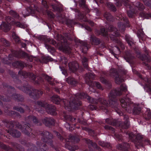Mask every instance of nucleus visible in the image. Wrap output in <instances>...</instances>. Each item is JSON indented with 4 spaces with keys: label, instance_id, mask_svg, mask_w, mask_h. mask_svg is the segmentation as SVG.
Returning <instances> with one entry per match:
<instances>
[{
    "label": "nucleus",
    "instance_id": "obj_36",
    "mask_svg": "<svg viewBox=\"0 0 151 151\" xmlns=\"http://www.w3.org/2000/svg\"><path fill=\"white\" fill-rule=\"evenodd\" d=\"M88 60L87 58L85 57H83L82 58V63L83 65L84 68H86L87 70H88V66L87 63Z\"/></svg>",
    "mask_w": 151,
    "mask_h": 151
},
{
    "label": "nucleus",
    "instance_id": "obj_13",
    "mask_svg": "<svg viewBox=\"0 0 151 151\" xmlns=\"http://www.w3.org/2000/svg\"><path fill=\"white\" fill-rule=\"evenodd\" d=\"M95 74L88 73L86 74L85 79L86 83L89 86L91 85L92 83V81L95 79Z\"/></svg>",
    "mask_w": 151,
    "mask_h": 151
},
{
    "label": "nucleus",
    "instance_id": "obj_26",
    "mask_svg": "<svg viewBox=\"0 0 151 151\" xmlns=\"http://www.w3.org/2000/svg\"><path fill=\"white\" fill-rule=\"evenodd\" d=\"M14 55L18 58H27L29 56L25 52L17 51L15 52Z\"/></svg>",
    "mask_w": 151,
    "mask_h": 151
},
{
    "label": "nucleus",
    "instance_id": "obj_51",
    "mask_svg": "<svg viewBox=\"0 0 151 151\" xmlns=\"http://www.w3.org/2000/svg\"><path fill=\"white\" fill-rule=\"evenodd\" d=\"M60 61L62 63H63L65 65H66L68 63L67 59L64 56H62L60 57Z\"/></svg>",
    "mask_w": 151,
    "mask_h": 151
},
{
    "label": "nucleus",
    "instance_id": "obj_55",
    "mask_svg": "<svg viewBox=\"0 0 151 151\" xmlns=\"http://www.w3.org/2000/svg\"><path fill=\"white\" fill-rule=\"evenodd\" d=\"M46 48L48 49V50L50 52H54L55 51V49L54 47H52L50 45H45Z\"/></svg>",
    "mask_w": 151,
    "mask_h": 151
},
{
    "label": "nucleus",
    "instance_id": "obj_2",
    "mask_svg": "<svg viewBox=\"0 0 151 151\" xmlns=\"http://www.w3.org/2000/svg\"><path fill=\"white\" fill-rule=\"evenodd\" d=\"M50 100L56 104H59L60 103L63 104L64 105V106L66 109V108L69 109H76L80 105V103L78 101H75V95H73L70 97L69 101L65 99L61 100L60 97L56 95H53L51 97Z\"/></svg>",
    "mask_w": 151,
    "mask_h": 151
},
{
    "label": "nucleus",
    "instance_id": "obj_16",
    "mask_svg": "<svg viewBox=\"0 0 151 151\" xmlns=\"http://www.w3.org/2000/svg\"><path fill=\"white\" fill-rule=\"evenodd\" d=\"M134 51L135 53L136 54L137 57L138 58H139L142 61L146 60L147 62H150L151 61V59H150L147 56H146L145 55H141L138 49H135Z\"/></svg>",
    "mask_w": 151,
    "mask_h": 151
},
{
    "label": "nucleus",
    "instance_id": "obj_1",
    "mask_svg": "<svg viewBox=\"0 0 151 151\" xmlns=\"http://www.w3.org/2000/svg\"><path fill=\"white\" fill-rule=\"evenodd\" d=\"M6 126L9 128V129L7 130V132L13 137H18L21 135V133L13 128L15 127L21 130L22 133L28 136H29L32 129L30 127V125L29 123H26L22 127V125L17 121H6Z\"/></svg>",
    "mask_w": 151,
    "mask_h": 151
},
{
    "label": "nucleus",
    "instance_id": "obj_28",
    "mask_svg": "<svg viewBox=\"0 0 151 151\" xmlns=\"http://www.w3.org/2000/svg\"><path fill=\"white\" fill-rule=\"evenodd\" d=\"M66 81L68 83L73 86H75L78 83V82L76 79L70 77L67 78Z\"/></svg>",
    "mask_w": 151,
    "mask_h": 151
},
{
    "label": "nucleus",
    "instance_id": "obj_15",
    "mask_svg": "<svg viewBox=\"0 0 151 151\" xmlns=\"http://www.w3.org/2000/svg\"><path fill=\"white\" fill-rule=\"evenodd\" d=\"M42 121L46 126L47 127L54 125L55 123V120L52 118L46 117L42 119Z\"/></svg>",
    "mask_w": 151,
    "mask_h": 151
},
{
    "label": "nucleus",
    "instance_id": "obj_57",
    "mask_svg": "<svg viewBox=\"0 0 151 151\" xmlns=\"http://www.w3.org/2000/svg\"><path fill=\"white\" fill-rule=\"evenodd\" d=\"M107 5L108 7L112 10V11H116V7L114 5L110 3H107Z\"/></svg>",
    "mask_w": 151,
    "mask_h": 151
},
{
    "label": "nucleus",
    "instance_id": "obj_20",
    "mask_svg": "<svg viewBox=\"0 0 151 151\" xmlns=\"http://www.w3.org/2000/svg\"><path fill=\"white\" fill-rule=\"evenodd\" d=\"M78 2L79 6L85 10V13H87L90 12L88 6L86 4V0H78Z\"/></svg>",
    "mask_w": 151,
    "mask_h": 151
},
{
    "label": "nucleus",
    "instance_id": "obj_43",
    "mask_svg": "<svg viewBox=\"0 0 151 151\" xmlns=\"http://www.w3.org/2000/svg\"><path fill=\"white\" fill-rule=\"evenodd\" d=\"M126 58L130 60L134 59V57L133 54L131 52L128 51L126 53Z\"/></svg>",
    "mask_w": 151,
    "mask_h": 151
},
{
    "label": "nucleus",
    "instance_id": "obj_4",
    "mask_svg": "<svg viewBox=\"0 0 151 151\" xmlns=\"http://www.w3.org/2000/svg\"><path fill=\"white\" fill-rule=\"evenodd\" d=\"M127 87L125 85H122L120 88H117L111 90L109 95V103L111 104L115 105V106L117 105V101H118L116 99L117 96H120L122 94V91H127Z\"/></svg>",
    "mask_w": 151,
    "mask_h": 151
},
{
    "label": "nucleus",
    "instance_id": "obj_41",
    "mask_svg": "<svg viewBox=\"0 0 151 151\" xmlns=\"http://www.w3.org/2000/svg\"><path fill=\"white\" fill-rule=\"evenodd\" d=\"M135 6L140 11L143 10L145 8L143 4L139 2H137L135 4Z\"/></svg>",
    "mask_w": 151,
    "mask_h": 151
},
{
    "label": "nucleus",
    "instance_id": "obj_39",
    "mask_svg": "<svg viewBox=\"0 0 151 151\" xmlns=\"http://www.w3.org/2000/svg\"><path fill=\"white\" fill-rule=\"evenodd\" d=\"M15 65L19 66L21 68H23L24 67L25 64L23 62L17 61L12 64L14 66H16Z\"/></svg>",
    "mask_w": 151,
    "mask_h": 151
},
{
    "label": "nucleus",
    "instance_id": "obj_37",
    "mask_svg": "<svg viewBox=\"0 0 151 151\" xmlns=\"http://www.w3.org/2000/svg\"><path fill=\"white\" fill-rule=\"evenodd\" d=\"M52 59L49 57H42L41 58V62L42 63H46L49 61H52Z\"/></svg>",
    "mask_w": 151,
    "mask_h": 151
},
{
    "label": "nucleus",
    "instance_id": "obj_7",
    "mask_svg": "<svg viewBox=\"0 0 151 151\" xmlns=\"http://www.w3.org/2000/svg\"><path fill=\"white\" fill-rule=\"evenodd\" d=\"M37 147L33 146L27 151H47L48 148L46 144L39 141L37 142Z\"/></svg>",
    "mask_w": 151,
    "mask_h": 151
},
{
    "label": "nucleus",
    "instance_id": "obj_59",
    "mask_svg": "<svg viewBox=\"0 0 151 151\" xmlns=\"http://www.w3.org/2000/svg\"><path fill=\"white\" fill-rule=\"evenodd\" d=\"M78 41L79 42L78 45H79L81 46H82L83 47L87 46V44L85 42L82 41L80 40H79Z\"/></svg>",
    "mask_w": 151,
    "mask_h": 151
},
{
    "label": "nucleus",
    "instance_id": "obj_6",
    "mask_svg": "<svg viewBox=\"0 0 151 151\" xmlns=\"http://www.w3.org/2000/svg\"><path fill=\"white\" fill-rule=\"evenodd\" d=\"M120 102L122 107L128 112H131L133 105L131 104L130 99L127 96L126 98L121 99Z\"/></svg>",
    "mask_w": 151,
    "mask_h": 151
},
{
    "label": "nucleus",
    "instance_id": "obj_35",
    "mask_svg": "<svg viewBox=\"0 0 151 151\" xmlns=\"http://www.w3.org/2000/svg\"><path fill=\"white\" fill-rule=\"evenodd\" d=\"M16 86L19 89L23 91L24 92H25L27 93H28L31 88H30L29 87H27L23 86L22 87H19L17 85H16Z\"/></svg>",
    "mask_w": 151,
    "mask_h": 151
},
{
    "label": "nucleus",
    "instance_id": "obj_11",
    "mask_svg": "<svg viewBox=\"0 0 151 151\" xmlns=\"http://www.w3.org/2000/svg\"><path fill=\"white\" fill-rule=\"evenodd\" d=\"M108 30L110 32H112L113 34H111L110 35V37L112 40H116V37H118L119 36V34L117 32V29L114 26L112 25H110L108 27Z\"/></svg>",
    "mask_w": 151,
    "mask_h": 151
},
{
    "label": "nucleus",
    "instance_id": "obj_5",
    "mask_svg": "<svg viewBox=\"0 0 151 151\" xmlns=\"http://www.w3.org/2000/svg\"><path fill=\"white\" fill-rule=\"evenodd\" d=\"M129 139L135 144V146L137 147V145H142V141L143 137L139 134L134 135L133 133H131L129 134Z\"/></svg>",
    "mask_w": 151,
    "mask_h": 151
},
{
    "label": "nucleus",
    "instance_id": "obj_29",
    "mask_svg": "<svg viewBox=\"0 0 151 151\" xmlns=\"http://www.w3.org/2000/svg\"><path fill=\"white\" fill-rule=\"evenodd\" d=\"M0 28H1L5 32H6L10 29V24L9 23L3 22L0 25Z\"/></svg>",
    "mask_w": 151,
    "mask_h": 151
},
{
    "label": "nucleus",
    "instance_id": "obj_32",
    "mask_svg": "<svg viewBox=\"0 0 151 151\" xmlns=\"http://www.w3.org/2000/svg\"><path fill=\"white\" fill-rule=\"evenodd\" d=\"M125 39L127 43L130 46H134L135 45V44L133 39L129 36L126 35L125 36Z\"/></svg>",
    "mask_w": 151,
    "mask_h": 151
},
{
    "label": "nucleus",
    "instance_id": "obj_34",
    "mask_svg": "<svg viewBox=\"0 0 151 151\" xmlns=\"http://www.w3.org/2000/svg\"><path fill=\"white\" fill-rule=\"evenodd\" d=\"M65 147L66 148L72 151H75L78 149V147L77 146H71L67 144H65Z\"/></svg>",
    "mask_w": 151,
    "mask_h": 151
},
{
    "label": "nucleus",
    "instance_id": "obj_8",
    "mask_svg": "<svg viewBox=\"0 0 151 151\" xmlns=\"http://www.w3.org/2000/svg\"><path fill=\"white\" fill-rule=\"evenodd\" d=\"M39 134L42 136V141L44 142L50 143V145H51V143L50 142H52V139L53 138V135L51 133L46 131H44L42 132H40Z\"/></svg>",
    "mask_w": 151,
    "mask_h": 151
},
{
    "label": "nucleus",
    "instance_id": "obj_60",
    "mask_svg": "<svg viewBox=\"0 0 151 151\" xmlns=\"http://www.w3.org/2000/svg\"><path fill=\"white\" fill-rule=\"evenodd\" d=\"M56 37L57 39L58 40H63V41H61L62 42L63 41H65L64 37L62 36L60 34H57Z\"/></svg>",
    "mask_w": 151,
    "mask_h": 151
},
{
    "label": "nucleus",
    "instance_id": "obj_40",
    "mask_svg": "<svg viewBox=\"0 0 151 151\" xmlns=\"http://www.w3.org/2000/svg\"><path fill=\"white\" fill-rule=\"evenodd\" d=\"M0 42H1L3 45L5 47H9L10 45L9 42L3 38L0 39Z\"/></svg>",
    "mask_w": 151,
    "mask_h": 151
},
{
    "label": "nucleus",
    "instance_id": "obj_27",
    "mask_svg": "<svg viewBox=\"0 0 151 151\" xmlns=\"http://www.w3.org/2000/svg\"><path fill=\"white\" fill-rule=\"evenodd\" d=\"M41 76L43 78L47 81L50 85L52 86L55 85V83L53 81V80L50 76L44 73L42 74Z\"/></svg>",
    "mask_w": 151,
    "mask_h": 151
},
{
    "label": "nucleus",
    "instance_id": "obj_61",
    "mask_svg": "<svg viewBox=\"0 0 151 151\" xmlns=\"http://www.w3.org/2000/svg\"><path fill=\"white\" fill-rule=\"evenodd\" d=\"M94 83L95 84L96 87L98 88L101 90H103V88L102 86H101L100 83L98 82H95Z\"/></svg>",
    "mask_w": 151,
    "mask_h": 151
},
{
    "label": "nucleus",
    "instance_id": "obj_48",
    "mask_svg": "<svg viewBox=\"0 0 151 151\" xmlns=\"http://www.w3.org/2000/svg\"><path fill=\"white\" fill-rule=\"evenodd\" d=\"M111 52L112 54H113L114 57L116 58H117V55L119 54L120 53V49L117 47H116V50L114 51V52L113 51H111Z\"/></svg>",
    "mask_w": 151,
    "mask_h": 151
},
{
    "label": "nucleus",
    "instance_id": "obj_38",
    "mask_svg": "<svg viewBox=\"0 0 151 151\" xmlns=\"http://www.w3.org/2000/svg\"><path fill=\"white\" fill-rule=\"evenodd\" d=\"M104 17L108 21H111L112 20L113 17L109 13L106 12L104 15Z\"/></svg>",
    "mask_w": 151,
    "mask_h": 151
},
{
    "label": "nucleus",
    "instance_id": "obj_30",
    "mask_svg": "<svg viewBox=\"0 0 151 151\" xmlns=\"http://www.w3.org/2000/svg\"><path fill=\"white\" fill-rule=\"evenodd\" d=\"M79 139L76 137L70 135L68 138L66 139V141L68 142H72L74 143L77 142L79 141Z\"/></svg>",
    "mask_w": 151,
    "mask_h": 151
},
{
    "label": "nucleus",
    "instance_id": "obj_58",
    "mask_svg": "<svg viewBox=\"0 0 151 151\" xmlns=\"http://www.w3.org/2000/svg\"><path fill=\"white\" fill-rule=\"evenodd\" d=\"M140 16L143 17L148 18L149 17V13L147 14L144 12H141L139 14Z\"/></svg>",
    "mask_w": 151,
    "mask_h": 151
},
{
    "label": "nucleus",
    "instance_id": "obj_53",
    "mask_svg": "<svg viewBox=\"0 0 151 151\" xmlns=\"http://www.w3.org/2000/svg\"><path fill=\"white\" fill-rule=\"evenodd\" d=\"M11 73H12V74H11L10 73V74L12 76V77L13 78L15 79L14 81H15L18 83L19 84L20 83V81H19L18 79H17V77L16 76L15 73L12 72H11Z\"/></svg>",
    "mask_w": 151,
    "mask_h": 151
},
{
    "label": "nucleus",
    "instance_id": "obj_50",
    "mask_svg": "<svg viewBox=\"0 0 151 151\" xmlns=\"http://www.w3.org/2000/svg\"><path fill=\"white\" fill-rule=\"evenodd\" d=\"M14 24L17 27H20L22 28H24L25 27V24L19 22H15Z\"/></svg>",
    "mask_w": 151,
    "mask_h": 151
},
{
    "label": "nucleus",
    "instance_id": "obj_45",
    "mask_svg": "<svg viewBox=\"0 0 151 151\" xmlns=\"http://www.w3.org/2000/svg\"><path fill=\"white\" fill-rule=\"evenodd\" d=\"M75 22L73 20L68 19L66 21V24L68 26L72 27L75 24Z\"/></svg>",
    "mask_w": 151,
    "mask_h": 151
},
{
    "label": "nucleus",
    "instance_id": "obj_22",
    "mask_svg": "<svg viewBox=\"0 0 151 151\" xmlns=\"http://www.w3.org/2000/svg\"><path fill=\"white\" fill-rule=\"evenodd\" d=\"M90 41L92 45H96L100 44L101 42L100 40L93 35L91 36Z\"/></svg>",
    "mask_w": 151,
    "mask_h": 151
},
{
    "label": "nucleus",
    "instance_id": "obj_56",
    "mask_svg": "<svg viewBox=\"0 0 151 151\" xmlns=\"http://www.w3.org/2000/svg\"><path fill=\"white\" fill-rule=\"evenodd\" d=\"M100 33L103 36H106L107 35V32L104 28H102L100 29Z\"/></svg>",
    "mask_w": 151,
    "mask_h": 151
},
{
    "label": "nucleus",
    "instance_id": "obj_49",
    "mask_svg": "<svg viewBox=\"0 0 151 151\" xmlns=\"http://www.w3.org/2000/svg\"><path fill=\"white\" fill-rule=\"evenodd\" d=\"M118 27L119 30L122 32H123L125 29V26L124 24L121 22H119L118 23Z\"/></svg>",
    "mask_w": 151,
    "mask_h": 151
},
{
    "label": "nucleus",
    "instance_id": "obj_12",
    "mask_svg": "<svg viewBox=\"0 0 151 151\" xmlns=\"http://www.w3.org/2000/svg\"><path fill=\"white\" fill-rule=\"evenodd\" d=\"M18 94H13L12 95L11 94L9 93L8 94H7L6 97L5 98L6 99H10V101L11 99H14L18 101H23L24 100V98L22 95H19V97H20V99L18 98Z\"/></svg>",
    "mask_w": 151,
    "mask_h": 151
},
{
    "label": "nucleus",
    "instance_id": "obj_52",
    "mask_svg": "<svg viewBox=\"0 0 151 151\" xmlns=\"http://www.w3.org/2000/svg\"><path fill=\"white\" fill-rule=\"evenodd\" d=\"M13 38L16 42H18L20 41V40L19 37L17 36L15 33L12 34Z\"/></svg>",
    "mask_w": 151,
    "mask_h": 151
},
{
    "label": "nucleus",
    "instance_id": "obj_62",
    "mask_svg": "<svg viewBox=\"0 0 151 151\" xmlns=\"http://www.w3.org/2000/svg\"><path fill=\"white\" fill-rule=\"evenodd\" d=\"M47 14L48 17L50 18H53L55 17L54 14L51 12L47 11Z\"/></svg>",
    "mask_w": 151,
    "mask_h": 151
},
{
    "label": "nucleus",
    "instance_id": "obj_21",
    "mask_svg": "<svg viewBox=\"0 0 151 151\" xmlns=\"http://www.w3.org/2000/svg\"><path fill=\"white\" fill-rule=\"evenodd\" d=\"M55 3H53L51 4L53 11L59 12H61L63 11V9L62 7L58 5V3L55 1H54Z\"/></svg>",
    "mask_w": 151,
    "mask_h": 151
},
{
    "label": "nucleus",
    "instance_id": "obj_64",
    "mask_svg": "<svg viewBox=\"0 0 151 151\" xmlns=\"http://www.w3.org/2000/svg\"><path fill=\"white\" fill-rule=\"evenodd\" d=\"M66 116L67 117V119L69 121H70L72 122H74L76 119V118H73L71 116L68 115Z\"/></svg>",
    "mask_w": 151,
    "mask_h": 151
},
{
    "label": "nucleus",
    "instance_id": "obj_24",
    "mask_svg": "<svg viewBox=\"0 0 151 151\" xmlns=\"http://www.w3.org/2000/svg\"><path fill=\"white\" fill-rule=\"evenodd\" d=\"M106 122L107 124L112 125L113 126L118 127L119 125V122L117 120L113 119L111 118L106 119Z\"/></svg>",
    "mask_w": 151,
    "mask_h": 151
},
{
    "label": "nucleus",
    "instance_id": "obj_25",
    "mask_svg": "<svg viewBox=\"0 0 151 151\" xmlns=\"http://www.w3.org/2000/svg\"><path fill=\"white\" fill-rule=\"evenodd\" d=\"M85 142L88 145L89 148L93 147L94 148H96L99 150V148L98 147L97 144L95 142H93L90 139H86Z\"/></svg>",
    "mask_w": 151,
    "mask_h": 151
},
{
    "label": "nucleus",
    "instance_id": "obj_10",
    "mask_svg": "<svg viewBox=\"0 0 151 151\" xmlns=\"http://www.w3.org/2000/svg\"><path fill=\"white\" fill-rule=\"evenodd\" d=\"M30 97L34 99L39 98L43 93V92L41 90H38L35 89L30 88L29 92Z\"/></svg>",
    "mask_w": 151,
    "mask_h": 151
},
{
    "label": "nucleus",
    "instance_id": "obj_63",
    "mask_svg": "<svg viewBox=\"0 0 151 151\" xmlns=\"http://www.w3.org/2000/svg\"><path fill=\"white\" fill-rule=\"evenodd\" d=\"M60 69L61 71H62V73L65 76H67V72L65 68L63 66H60Z\"/></svg>",
    "mask_w": 151,
    "mask_h": 151
},
{
    "label": "nucleus",
    "instance_id": "obj_14",
    "mask_svg": "<svg viewBox=\"0 0 151 151\" xmlns=\"http://www.w3.org/2000/svg\"><path fill=\"white\" fill-rule=\"evenodd\" d=\"M18 74L24 78H25L29 77L33 81L36 78V76L32 73H27L25 71L20 70L19 71Z\"/></svg>",
    "mask_w": 151,
    "mask_h": 151
},
{
    "label": "nucleus",
    "instance_id": "obj_42",
    "mask_svg": "<svg viewBox=\"0 0 151 151\" xmlns=\"http://www.w3.org/2000/svg\"><path fill=\"white\" fill-rule=\"evenodd\" d=\"M141 111V109L139 106H136L133 109V113L135 115L138 114L140 113Z\"/></svg>",
    "mask_w": 151,
    "mask_h": 151
},
{
    "label": "nucleus",
    "instance_id": "obj_54",
    "mask_svg": "<svg viewBox=\"0 0 151 151\" xmlns=\"http://www.w3.org/2000/svg\"><path fill=\"white\" fill-rule=\"evenodd\" d=\"M13 109L20 112L21 113L24 112V109L21 107H19L17 106H14L13 107Z\"/></svg>",
    "mask_w": 151,
    "mask_h": 151
},
{
    "label": "nucleus",
    "instance_id": "obj_47",
    "mask_svg": "<svg viewBox=\"0 0 151 151\" xmlns=\"http://www.w3.org/2000/svg\"><path fill=\"white\" fill-rule=\"evenodd\" d=\"M9 13L14 18L17 19L19 18V15L15 11L11 10L9 12Z\"/></svg>",
    "mask_w": 151,
    "mask_h": 151
},
{
    "label": "nucleus",
    "instance_id": "obj_19",
    "mask_svg": "<svg viewBox=\"0 0 151 151\" xmlns=\"http://www.w3.org/2000/svg\"><path fill=\"white\" fill-rule=\"evenodd\" d=\"M68 65L70 70L72 72L76 70L78 67V64L76 61L70 62Z\"/></svg>",
    "mask_w": 151,
    "mask_h": 151
},
{
    "label": "nucleus",
    "instance_id": "obj_33",
    "mask_svg": "<svg viewBox=\"0 0 151 151\" xmlns=\"http://www.w3.org/2000/svg\"><path fill=\"white\" fill-rule=\"evenodd\" d=\"M59 49L65 53H70L71 52L70 48L68 46H60L59 47Z\"/></svg>",
    "mask_w": 151,
    "mask_h": 151
},
{
    "label": "nucleus",
    "instance_id": "obj_3",
    "mask_svg": "<svg viewBox=\"0 0 151 151\" xmlns=\"http://www.w3.org/2000/svg\"><path fill=\"white\" fill-rule=\"evenodd\" d=\"M75 99H77L76 100V99L75 101H78L80 103V106L81 105V104L79 100L86 98L91 103L96 104L98 102H100L101 104V106L100 107V109L102 110H104L106 111H105L106 113L108 112L107 110L106 109L107 107L108 106V103L106 100L103 98H100L98 100L96 99H91L90 96H88L86 94L81 93H77L75 95Z\"/></svg>",
    "mask_w": 151,
    "mask_h": 151
},
{
    "label": "nucleus",
    "instance_id": "obj_17",
    "mask_svg": "<svg viewBox=\"0 0 151 151\" xmlns=\"http://www.w3.org/2000/svg\"><path fill=\"white\" fill-rule=\"evenodd\" d=\"M25 120L28 122H31L32 121L37 125L40 126L42 124L36 117L32 115L28 116L27 118H26Z\"/></svg>",
    "mask_w": 151,
    "mask_h": 151
},
{
    "label": "nucleus",
    "instance_id": "obj_31",
    "mask_svg": "<svg viewBox=\"0 0 151 151\" xmlns=\"http://www.w3.org/2000/svg\"><path fill=\"white\" fill-rule=\"evenodd\" d=\"M119 124L118 126H119L122 129H128L130 127V124L129 122H122L120 123L119 121Z\"/></svg>",
    "mask_w": 151,
    "mask_h": 151
},
{
    "label": "nucleus",
    "instance_id": "obj_23",
    "mask_svg": "<svg viewBox=\"0 0 151 151\" xmlns=\"http://www.w3.org/2000/svg\"><path fill=\"white\" fill-rule=\"evenodd\" d=\"M116 148L120 150L127 151L130 146L128 144L123 143L122 144H119L116 146Z\"/></svg>",
    "mask_w": 151,
    "mask_h": 151
},
{
    "label": "nucleus",
    "instance_id": "obj_9",
    "mask_svg": "<svg viewBox=\"0 0 151 151\" xmlns=\"http://www.w3.org/2000/svg\"><path fill=\"white\" fill-rule=\"evenodd\" d=\"M110 74V76H114L115 77V83L117 84H120L121 83L124 81L122 78L121 77H119V75L116 69L114 68L112 69L111 70Z\"/></svg>",
    "mask_w": 151,
    "mask_h": 151
},
{
    "label": "nucleus",
    "instance_id": "obj_46",
    "mask_svg": "<svg viewBox=\"0 0 151 151\" xmlns=\"http://www.w3.org/2000/svg\"><path fill=\"white\" fill-rule=\"evenodd\" d=\"M137 34L139 38L142 39H143L145 36L144 33L143 31L141 29L138 30Z\"/></svg>",
    "mask_w": 151,
    "mask_h": 151
},
{
    "label": "nucleus",
    "instance_id": "obj_44",
    "mask_svg": "<svg viewBox=\"0 0 151 151\" xmlns=\"http://www.w3.org/2000/svg\"><path fill=\"white\" fill-rule=\"evenodd\" d=\"M37 103L39 106L43 107L45 109L48 104L45 102L40 101H37Z\"/></svg>",
    "mask_w": 151,
    "mask_h": 151
},
{
    "label": "nucleus",
    "instance_id": "obj_18",
    "mask_svg": "<svg viewBox=\"0 0 151 151\" xmlns=\"http://www.w3.org/2000/svg\"><path fill=\"white\" fill-rule=\"evenodd\" d=\"M46 110L48 114L52 115H56V108L54 106L48 104L46 107Z\"/></svg>",
    "mask_w": 151,
    "mask_h": 151
}]
</instances>
